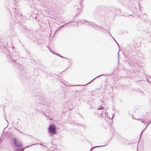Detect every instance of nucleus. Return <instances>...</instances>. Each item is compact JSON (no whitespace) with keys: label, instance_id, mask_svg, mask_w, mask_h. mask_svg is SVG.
Segmentation results:
<instances>
[{"label":"nucleus","instance_id":"obj_1","mask_svg":"<svg viewBox=\"0 0 151 151\" xmlns=\"http://www.w3.org/2000/svg\"><path fill=\"white\" fill-rule=\"evenodd\" d=\"M56 128L55 125L53 124L50 125L48 128V132L55 134L56 132Z\"/></svg>","mask_w":151,"mask_h":151},{"label":"nucleus","instance_id":"obj_2","mask_svg":"<svg viewBox=\"0 0 151 151\" xmlns=\"http://www.w3.org/2000/svg\"><path fill=\"white\" fill-rule=\"evenodd\" d=\"M11 59L13 61L17 60L19 57V53L18 52H14L12 54L10 55Z\"/></svg>","mask_w":151,"mask_h":151},{"label":"nucleus","instance_id":"obj_3","mask_svg":"<svg viewBox=\"0 0 151 151\" xmlns=\"http://www.w3.org/2000/svg\"><path fill=\"white\" fill-rule=\"evenodd\" d=\"M13 142L15 145L17 147H21L22 146V144L20 142L17 141V139L16 138L13 139Z\"/></svg>","mask_w":151,"mask_h":151},{"label":"nucleus","instance_id":"obj_4","mask_svg":"<svg viewBox=\"0 0 151 151\" xmlns=\"http://www.w3.org/2000/svg\"><path fill=\"white\" fill-rule=\"evenodd\" d=\"M99 114L101 115V116L104 117H106V115H107V113L106 112H105L104 111H102L101 113V112H98Z\"/></svg>","mask_w":151,"mask_h":151},{"label":"nucleus","instance_id":"obj_5","mask_svg":"<svg viewBox=\"0 0 151 151\" xmlns=\"http://www.w3.org/2000/svg\"><path fill=\"white\" fill-rule=\"evenodd\" d=\"M37 144H32V145H31V146H32L33 145H37ZM30 146H27L25 147L24 149H17V151H23L24 149L25 148H28V147H30Z\"/></svg>","mask_w":151,"mask_h":151},{"label":"nucleus","instance_id":"obj_6","mask_svg":"<svg viewBox=\"0 0 151 151\" xmlns=\"http://www.w3.org/2000/svg\"><path fill=\"white\" fill-rule=\"evenodd\" d=\"M89 25H91L94 27H98V26H97L96 25L92 22H90V23H89Z\"/></svg>","mask_w":151,"mask_h":151},{"label":"nucleus","instance_id":"obj_7","mask_svg":"<svg viewBox=\"0 0 151 151\" xmlns=\"http://www.w3.org/2000/svg\"><path fill=\"white\" fill-rule=\"evenodd\" d=\"M105 76V75H104V74H102V75H100V76H98L96 77V78H94V79H93L92 80V81H91L90 82H89V83H87L86 85L88 84H89V83H91L92 81L93 80H95V79L96 78H98V77H100V76Z\"/></svg>","mask_w":151,"mask_h":151},{"label":"nucleus","instance_id":"obj_8","mask_svg":"<svg viewBox=\"0 0 151 151\" xmlns=\"http://www.w3.org/2000/svg\"><path fill=\"white\" fill-rule=\"evenodd\" d=\"M145 119H139V120L141 122L143 123H145Z\"/></svg>","mask_w":151,"mask_h":151},{"label":"nucleus","instance_id":"obj_9","mask_svg":"<svg viewBox=\"0 0 151 151\" xmlns=\"http://www.w3.org/2000/svg\"><path fill=\"white\" fill-rule=\"evenodd\" d=\"M105 146L104 145H103V146H96V147H93L92 148H91V151H92V149H94V148H96V147H104V146Z\"/></svg>","mask_w":151,"mask_h":151},{"label":"nucleus","instance_id":"obj_10","mask_svg":"<svg viewBox=\"0 0 151 151\" xmlns=\"http://www.w3.org/2000/svg\"><path fill=\"white\" fill-rule=\"evenodd\" d=\"M63 58H65V59H67V60H68V62L69 63H71V62H72V61L70 59H68V58H67L66 57H63Z\"/></svg>","mask_w":151,"mask_h":151},{"label":"nucleus","instance_id":"obj_11","mask_svg":"<svg viewBox=\"0 0 151 151\" xmlns=\"http://www.w3.org/2000/svg\"><path fill=\"white\" fill-rule=\"evenodd\" d=\"M104 109V108L103 107L101 106V108H99L97 109V110L98 111H100L101 110H102Z\"/></svg>","mask_w":151,"mask_h":151},{"label":"nucleus","instance_id":"obj_12","mask_svg":"<svg viewBox=\"0 0 151 151\" xmlns=\"http://www.w3.org/2000/svg\"><path fill=\"white\" fill-rule=\"evenodd\" d=\"M78 9V11L77 12H78V14L80 13V12H81L82 11V10H81V9Z\"/></svg>","mask_w":151,"mask_h":151},{"label":"nucleus","instance_id":"obj_13","mask_svg":"<svg viewBox=\"0 0 151 151\" xmlns=\"http://www.w3.org/2000/svg\"><path fill=\"white\" fill-rule=\"evenodd\" d=\"M151 123V120H150V122H149L148 124H147V125L146 126V127L145 128V129L147 127V126H148V125L150 123Z\"/></svg>","mask_w":151,"mask_h":151},{"label":"nucleus","instance_id":"obj_14","mask_svg":"<svg viewBox=\"0 0 151 151\" xmlns=\"http://www.w3.org/2000/svg\"><path fill=\"white\" fill-rule=\"evenodd\" d=\"M60 28H58L55 31V34L58 31V30Z\"/></svg>","mask_w":151,"mask_h":151},{"label":"nucleus","instance_id":"obj_15","mask_svg":"<svg viewBox=\"0 0 151 151\" xmlns=\"http://www.w3.org/2000/svg\"><path fill=\"white\" fill-rule=\"evenodd\" d=\"M65 25V24H64L63 25H62L60 27H59V28L60 29V28H62L63 27H64V26Z\"/></svg>","mask_w":151,"mask_h":151},{"label":"nucleus","instance_id":"obj_16","mask_svg":"<svg viewBox=\"0 0 151 151\" xmlns=\"http://www.w3.org/2000/svg\"><path fill=\"white\" fill-rule=\"evenodd\" d=\"M50 51L52 53H54V54H56V55H58V56H59V55L58 54H56V53H53L50 50Z\"/></svg>","mask_w":151,"mask_h":151},{"label":"nucleus","instance_id":"obj_17","mask_svg":"<svg viewBox=\"0 0 151 151\" xmlns=\"http://www.w3.org/2000/svg\"><path fill=\"white\" fill-rule=\"evenodd\" d=\"M44 115H45V116L46 117H47V118H49V117H48V116H47V115H45V114H44Z\"/></svg>","mask_w":151,"mask_h":151},{"label":"nucleus","instance_id":"obj_18","mask_svg":"<svg viewBox=\"0 0 151 151\" xmlns=\"http://www.w3.org/2000/svg\"><path fill=\"white\" fill-rule=\"evenodd\" d=\"M70 23V22H69L68 23H66L65 24V25L68 24L69 23Z\"/></svg>","mask_w":151,"mask_h":151},{"label":"nucleus","instance_id":"obj_19","mask_svg":"<svg viewBox=\"0 0 151 151\" xmlns=\"http://www.w3.org/2000/svg\"><path fill=\"white\" fill-rule=\"evenodd\" d=\"M59 56H60V57H62V58H63V56H61V55H59Z\"/></svg>","mask_w":151,"mask_h":151},{"label":"nucleus","instance_id":"obj_20","mask_svg":"<svg viewBox=\"0 0 151 151\" xmlns=\"http://www.w3.org/2000/svg\"><path fill=\"white\" fill-rule=\"evenodd\" d=\"M59 56H60V57H62V58H63V56H61V55H59Z\"/></svg>","mask_w":151,"mask_h":151},{"label":"nucleus","instance_id":"obj_21","mask_svg":"<svg viewBox=\"0 0 151 151\" xmlns=\"http://www.w3.org/2000/svg\"><path fill=\"white\" fill-rule=\"evenodd\" d=\"M140 92H141V94H142V93H143V92L141 91Z\"/></svg>","mask_w":151,"mask_h":151},{"label":"nucleus","instance_id":"obj_22","mask_svg":"<svg viewBox=\"0 0 151 151\" xmlns=\"http://www.w3.org/2000/svg\"><path fill=\"white\" fill-rule=\"evenodd\" d=\"M84 21H85V22H87V21L86 20H84Z\"/></svg>","mask_w":151,"mask_h":151},{"label":"nucleus","instance_id":"obj_23","mask_svg":"<svg viewBox=\"0 0 151 151\" xmlns=\"http://www.w3.org/2000/svg\"><path fill=\"white\" fill-rule=\"evenodd\" d=\"M142 132L141 133V134H142ZM141 137V136H140V138Z\"/></svg>","mask_w":151,"mask_h":151},{"label":"nucleus","instance_id":"obj_24","mask_svg":"<svg viewBox=\"0 0 151 151\" xmlns=\"http://www.w3.org/2000/svg\"><path fill=\"white\" fill-rule=\"evenodd\" d=\"M50 120H52L51 118H50Z\"/></svg>","mask_w":151,"mask_h":151},{"label":"nucleus","instance_id":"obj_25","mask_svg":"<svg viewBox=\"0 0 151 151\" xmlns=\"http://www.w3.org/2000/svg\"><path fill=\"white\" fill-rule=\"evenodd\" d=\"M109 33L110 35H111V36H112V35H111L110 34V33H109Z\"/></svg>","mask_w":151,"mask_h":151},{"label":"nucleus","instance_id":"obj_26","mask_svg":"<svg viewBox=\"0 0 151 151\" xmlns=\"http://www.w3.org/2000/svg\"><path fill=\"white\" fill-rule=\"evenodd\" d=\"M139 119H137V120H139Z\"/></svg>","mask_w":151,"mask_h":151},{"label":"nucleus","instance_id":"obj_27","mask_svg":"<svg viewBox=\"0 0 151 151\" xmlns=\"http://www.w3.org/2000/svg\"><path fill=\"white\" fill-rule=\"evenodd\" d=\"M40 145H42V143H41V144H40Z\"/></svg>","mask_w":151,"mask_h":151},{"label":"nucleus","instance_id":"obj_28","mask_svg":"<svg viewBox=\"0 0 151 151\" xmlns=\"http://www.w3.org/2000/svg\"><path fill=\"white\" fill-rule=\"evenodd\" d=\"M16 129L17 131H19L18 130V129Z\"/></svg>","mask_w":151,"mask_h":151},{"label":"nucleus","instance_id":"obj_29","mask_svg":"<svg viewBox=\"0 0 151 151\" xmlns=\"http://www.w3.org/2000/svg\"><path fill=\"white\" fill-rule=\"evenodd\" d=\"M117 44L118 45V46H119V44H118V43H117Z\"/></svg>","mask_w":151,"mask_h":151},{"label":"nucleus","instance_id":"obj_30","mask_svg":"<svg viewBox=\"0 0 151 151\" xmlns=\"http://www.w3.org/2000/svg\"><path fill=\"white\" fill-rule=\"evenodd\" d=\"M149 77L151 79V77L150 76H149Z\"/></svg>","mask_w":151,"mask_h":151},{"label":"nucleus","instance_id":"obj_31","mask_svg":"<svg viewBox=\"0 0 151 151\" xmlns=\"http://www.w3.org/2000/svg\"><path fill=\"white\" fill-rule=\"evenodd\" d=\"M113 39H114L115 40H114V37H113Z\"/></svg>","mask_w":151,"mask_h":151}]
</instances>
